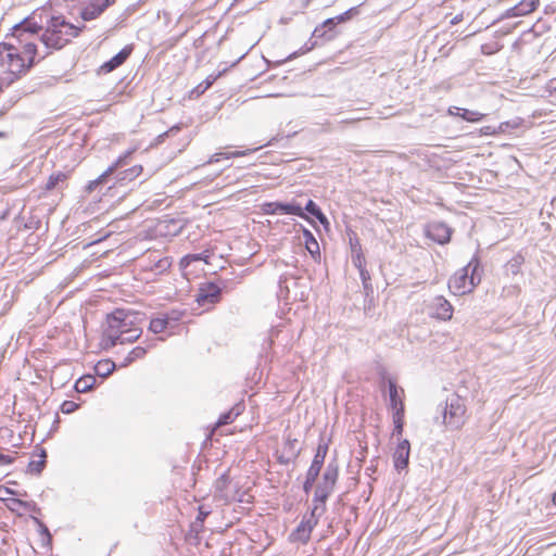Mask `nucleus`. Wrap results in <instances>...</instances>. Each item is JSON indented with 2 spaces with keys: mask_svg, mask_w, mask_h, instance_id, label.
<instances>
[{
  "mask_svg": "<svg viewBox=\"0 0 556 556\" xmlns=\"http://www.w3.org/2000/svg\"><path fill=\"white\" fill-rule=\"evenodd\" d=\"M42 458L46 457V453L42 452V455H41ZM45 459H40V460H31L29 464H28V470L30 472H35V473H40L41 470L43 469L45 467Z\"/></svg>",
  "mask_w": 556,
  "mask_h": 556,
  "instance_id": "nucleus-33",
  "label": "nucleus"
},
{
  "mask_svg": "<svg viewBox=\"0 0 556 556\" xmlns=\"http://www.w3.org/2000/svg\"><path fill=\"white\" fill-rule=\"evenodd\" d=\"M220 288L212 282L202 285L195 295V301L200 306L213 305L220 299Z\"/></svg>",
  "mask_w": 556,
  "mask_h": 556,
  "instance_id": "nucleus-9",
  "label": "nucleus"
},
{
  "mask_svg": "<svg viewBox=\"0 0 556 556\" xmlns=\"http://www.w3.org/2000/svg\"><path fill=\"white\" fill-rule=\"evenodd\" d=\"M296 444H298L296 439H288L286 441V446L290 448L292 457H295L299 454V451L295 450Z\"/></svg>",
  "mask_w": 556,
  "mask_h": 556,
  "instance_id": "nucleus-40",
  "label": "nucleus"
},
{
  "mask_svg": "<svg viewBox=\"0 0 556 556\" xmlns=\"http://www.w3.org/2000/svg\"><path fill=\"white\" fill-rule=\"evenodd\" d=\"M319 515V506L315 505L308 515H304L300 525L290 534V538L294 542L307 543L313 529L317 526Z\"/></svg>",
  "mask_w": 556,
  "mask_h": 556,
  "instance_id": "nucleus-7",
  "label": "nucleus"
},
{
  "mask_svg": "<svg viewBox=\"0 0 556 556\" xmlns=\"http://www.w3.org/2000/svg\"><path fill=\"white\" fill-rule=\"evenodd\" d=\"M456 111L457 112L455 114L462 116L465 119H468V121H473L475 119V117H473L475 113L473 112H470V111H468L466 109H459V108H456Z\"/></svg>",
  "mask_w": 556,
  "mask_h": 556,
  "instance_id": "nucleus-38",
  "label": "nucleus"
},
{
  "mask_svg": "<svg viewBox=\"0 0 556 556\" xmlns=\"http://www.w3.org/2000/svg\"><path fill=\"white\" fill-rule=\"evenodd\" d=\"M132 153V151L126 152L124 155L119 156L103 174H101L97 179L89 181L86 187L87 191L90 193L94 191L99 185L104 184L106 178L112 175L118 167L125 164V160Z\"/></svg>",
  "mask_w": 556,
  "mask_h": 556,
  "instance_id": "nucleus-12",
  "label": "nucleus"
},
{
  "mask_svg": "<svg viewBox=\"0 0 556 556\" xmlns=\"http://www.w3.org/2000/svg\"><path fill=\"white\" fill-rule=\"evenodd\" d=\"M197 260H200L199 255H186L185 257L181 258L180 264L182 266H188L190 262L197 261Z\"/></svg>",
  "mask_w": 556,
  "mask_h": 556,
  "instance_id": "nucleus-42",
  "label": "nucleus"
},
{
  "mask_svg": "<svg viewBox=\"0 0 556 556\" xmlns=\"http://www.w3.org/2000/svg\"><path fill=\"white\" fill-rule=\"evenodd\" d=\"M351 249H352V254L357 253V251H362L361 245L357 240L355 242H351Z\"/></svg>",
  "mask_w": 556,
  "mask_h": 556,
  "instance_id": "nucleus-48",
  "label": "nucleus"
},
{
  "mask_svg": "<svg viewBox=\"0 0 556 556\" xmlns=\"http://www.w3.org/2000/svg\"><path fill=\"white\" fill-rule=\"evenodd\" d=\"M327 451H328L327 445L319 444L312 463L323 466V464L325 462V457L327 455Z\"/></svg>",
  "mask_w": 556,
  "mask_h": 556,
  "instance_id": "nucleus-31",
  "label": "nucleus"
},
{
  "mask_svg": "<svg viewBox=\"0 0 556 556\" xmlns=\"http://www.w3.org/2000/svg\"><path fill=\"white\" fill-rule=\"evenodd\" d=\"M352 261H353V264L357 268H362L363 267V261H364V256H363L362 251H357V253L352 254Z\"/></svg>",
  "mask_w": 556,
  "mask_h": 556,
  "instance_id": "nucleus-39",
  "label": "nucleus"
},
{
  "mask_svg": "<svg viewBox=\"0 0 556 556\" xmlns=\"http://www.w3.org/2000/svg\"><path fill=\"white\" fill-rule=\"evenodd\" d=\"M109 7V0H93L81 11L84 21H91L98 17Z\"/></svg>",
  "mask_w": 556,
  "mask_h": 556,
  "instance_id": "nucleus-14",
  "label": "nucleus"
},
{
  "mask_svg": "<svg viewBox=\"0 0 556 556\" xmlns=\"http://www.w3.org/2000/svg\"><path fill=\"white\" fill-rule=\"evenodd\" d=\"M39 54L34 40H17V46L0 43V92L24 77Z\"/></svg>",
  "mask_w": 556,
  "mask_h": 556,
  "instance_id": "nucleus-2",
  "label": "nucleus"
},
{
  "mask_svg": "<svg viewBox=\"0 0 556 556\" xmlns=\"http://www.w3.org/2000/svg\"><path fill=\"white\" fill-rule=\"evenodd\" d=\"M108 328L104 331V341L106 348L116 345L118 336H123L135 325V316L124 309H116L106 318Z\"/></svg>",
  "mask_w": 556,
  "mask_h": 556,
  "instance_id": "nucleus-5",
  "label": "nucleus"
},
{
  "mask_svg": "<svg viewBox=\"0 0 556 556\" xmlns=\"http://www.w3.org/2000/svg\"><path fill=\"white\" fill-rule=\"evenodd\" d=\"M227 483V478L225 476H223L219 480H217L216 482V486L222 490V488H224Z\"/></svg>",
  "mask_w": 556,
  "mask_h": 556,
  "instance_id": "nucleus-47",
  "label": "nucleus"
},
{
  "mask_svg": "<svg viewBox=\"0 0 556 556\" xmlns=\"http://www.w3.org/2000/svg\"><path fill=\"white\" fill-rule=\"evenodd\" d=\"M315 483V480H311L308 478L305 479V482L303 484V489L306 493H308L311 491V489L313 488Z\"/></svg>",
  "mask_w": 556,
  "mask_h": 556,
  "instance_id": "nucleus-45",
  "label": "nucleus"
},
{
  "mask_svg": "<svg viewBox=\"0 0 556 556\" xmlns=\"http://www.w3.org/2000/svg\"><path fill=\"white\" fill-rule=\"evenodd\" d=\"M523 257L520 254L515 255L505 264L506 276L513 278L521 274V265L523 264Z\"/></svg>",
  "mask_w": 556,
  "mask_h": 556,
  "instance_id": "nucleus-18",
  "label": "nucleus"
},
{
  "mask_svg": "<svg viewBox=\"0 0 556 556\" xmlns=\"http://www.w3.org/2000/svg\"><path fill=\"white\" fill-rule=\"evenodd\" d=\"M114 369L115 363L110 359L100 361L94 367L96 374L102 378H105L109 375H111Z\"/></svg>",
  "mask_w": 556,
  "mask_h": 556,
  "instance_id": "nucleus-22",
  "label": "nucleus"
},
{
  "mask_svg": "<svg viewBox=\"0 0 556 556\" xmlns=\"http://www.w3.org/2000/svg\"><path fill=\"white\" fill-rule=\"evenodd\" d=\"M305 211L315 216L324 226H328L329 222L320 208L313 200H309L305 205Z\"/></svg>",
  "mask_w": 556,
  "mask_h": 556,
  "instance_id": "nucleus-25",
  "label": "nucleus"
},
{
  "mask_svg": "<svg viewBox=\"0 0 556 556\" xmlns=\"http://www.w3.org/2000/svg\"><path fill=\"white\" fill-rule=\"evenodd\" d=\"M320 469H321L320 465H316V464L312 463L307 470L306 478L316 481L317 477L319 476Z\"/></svg>",
  "mask_w": 556,
  "mask_h": 556,
  "instance_id": "nucleus-35",
  "label": "nucleus"
},
{
  "mask_svg": "<svg viewBox=\"0 0 556 556\" xmlns=\"http://www.w3.org/2000/svg\"><path fill=\"white\" fill-rule=\"evenodd\" d=\"M480 281L481 275L478 273V263L471 261L450 278L448 288L454 294L463 295L471 292Z\"/></svg>",
  "mask_w": 556,
  "mask_h": 556,
  "instance_id": "nucleus-4",
  "label": "nucleus"
},
{
  "mask_svg": "<svg viewBox=\"0 0 556 556\" xmlns=\"http://www.w3.org/2000/svg\"><path fill=\"white\" fill-rule=\"evenodd\" d=\"M305 239V248L312 256L319 255V244L313 233L308 229H303Z\"/></svg>",
  "mask_w": 556,
  "mask_h": 556,
  "instance_id": "nucleus-21",
  "label": "nucleus"
},
{
  "mask_svg": "<svg viewBox=\"0 0 556 556\" xmlns=\"http://www.w3.org/2000/svg\"><path fill=\"white\" fill-rule=\"evenodd\" d=\"M403 417H404V413H402L401 407L399 408V413H393V422H394L393 435L400 437L402 434L403 425H404Z\"/></svg>",
  "mask_w": 556,
  "mask_h": 556,
  "instance_id": "nucleus-30",
  "label": "nucleus"
},
{
  "mask_svg": "<svg viewBox=\"0 0 556 556\" xmlns=\"http://www.w3.org/2000/svg\"><path fill=\"white\" fill-rule=\"evenodd\" d=\"M337 23H339V22L334 17V18H328L324 24H325V26H328L330 28V27L334 26Z\"/></svg>",
  "mask_w": 556,
  "mask_h": 556,
  "instance_id": "nucleus-49",
  "label": "nucleus"
},
{
  "mask_svg": "<svg viewBox=\"0 0 556 556\" xmlns=\"http://www.w3.org/2000/svg\"><path fill=\"white\" fill-rule=\"evenodd\" d=\"M262 210L265 214H290L295 215L304 219H308L306 214L304 213L302 206L292 201L290 203H281V202H267L264 203Z\"/></svg>",
  "mask_w": 556,
  "mask_h": 556,
  "instance_id": "nucleus-8",
  "label": "nucleus"
},
{
  "mask_svg": "<svg viewBox=\"0 0 556 556\" xmlns=\"http://www.w3.org/2000/svg\"><path fill=\"white\" fill-rule=\"evenodd\" d=\"M357 13H358V7H354V8L349 9L348 11H345L343 14L337 16L336 18L339 23L345 22V21L350 20L353 14H357Z\"/></svg>",
  "mask_w": 556,
  "mask_h": 556,
  "instance_id": "nucleus-36",
  "label": "nucleus"
},
{
  "mask_svg": "<svg viewBox=\"0 0 556 556\" xmlns=\"http://www.w3.org/2000/svg\"><path fill=\"white\" fill-rule=\"evenodd\" d=\"M13 462V458L10 455L0 453V466L10 465Z\"/></svg>",
  "mask_w": 556,
  "mask_h": 556,
  "instance_id": "nucleus-43",
  "label": "nucleus"
},
{
  "mask_svg": "<svg viewBox=\"0 0 556 556\" xmlns=\"http://www.w3.org/2000/svg\"><path fill=\"white\" fill-rule=\"evenodd\" d=\"M488 129H489V135L491 134L490 129H491V126H488ZM496 130H493L492 134H495Z\"/></svg>",
  "mask_w": 556,
  "mask_h": 556,
  "instance_id": "nucleus-54",
  "label": "nucleus"
},
{
  "mask_svg": "<svg viewBox=\"0 0 556 556\" xmlns=\"http://www.w3.org/2000/svg\"><path fill=\"white\" fill-rule=\"evenodd\" d=\"M553 503L556 505V492L553 494Z\"/></svg>",
  "mask_w": 556,
  "mask_h": 556,
  "instance_id": "nucleus-50",
  "label": "nucleus"
},
{
  "mask_svg": "<svg viewBox=\"0 0 556 556\" xmlns=\"http://www.w3.org/2000/svg\"><path fill=\"white\" fill-rule=\"evenodd\" d=\"M96 382V378L91 375L79 378L75 383V390L79 393L88 392L92 389Z\"/></svg>",
  "mask_w": 556,
  "mask_h": 556,
  "instance_id": "nucleus-24",
  "label": "nucleus"
},
{
  "mask_svg": "<svg viewBox=\"0 0 556 556\" xmlns=\"http://www.w3.org/2000/svg\"><path fill=\"white\" fill-rule=\"evenodd\" d=\"M220 75L222 73H218L217 75H208L202 83L194 87L191 93L200 97L216 81L218 77H220Z\"/></svg>",
  "mask_w": 556,
  "mask_h": 556,
  "instance_id": "nucleus-23",
  "label": "nucleus"
},
{
  "mask_svg": "<svg viewBox=\"0 0 556 556\" xmlns=\"http://www.w3.org/2000/svg\"><path fill=\"white\" fill-rule=\"evenodd\" d=\"M492 53H494L493 50H491V47L489 46V52H488V55H491Z\"/></svg>",
  "mask_w": 556,
  "mask_h": 556,
  "instance_id": "nucleus-51",
  "label": "nucleus"
},
{
  "mask_svg": "<svg viewBox=\"0 0 556 556\" xmlns=\"http://www.w3.org/2000/svg\"><path fill=\"white\" fill-rule=\"evenodd\" d=\"M257 148L255 149H249V150H244V151H235V152H218V153H214L210 160L207 161L208 164H213V163H217L219 162L222 159H230V157H239V156H244L253 151H256Z\"/></svg>",
  "mask_w": 556,
  "mask_h": 556,
  "instance_id": "nucleus-20",
  "label": "nucleus"
},
{
  "mask_svg": "<svg viewBox=\"0 0 556 556\" xmlns=\"http://www.w3.org/2000/svg\"><path fill=\"white\" fill-rule=\"evenodd\" d=\"M80 28L71 24L61 15H51L43 17L40 15V23L36 21V15L23 20L12 27V36L21 42L34 40L35 43H41L38 59L46 58L52 50H60L71 40L78 36Z\"/></svg>",
  "mask_w": 556,
  "mask_h": 556,
  "instance_id": "nucleus-1",
  "label": "nucleus"
},
{
  "mask_svg": "<svg viewBox=\"0 0 556 556\" xmlns=\"http://www.w3.org/2000/svg\"><path fill=\"white\" fill-rule=\"evenodd\" d=\"M521 125V118L503 122L498 126V132L510 134Z\"/></svg>",
  "mask_w": 556,
  "mask_h": 556,
  "instance_id": "nucleus-29",
  "label": "nucleus"
},
{
  "mask_svg": "<svg viewBox=\"0 0 556 556\" xmlns=\"http://www.w3.org/2000/svg\"><path fill=\"white\" fill-rule=\"evenodd\" d=\"M338 479V467L329 464L323 475L321 481L318 483L313 502L319 506V515L326 510V501L332 493Z\"/></svg>",
  "mask_w": 556,
  "mask_h": 556,
  "instance_id": "nucleus-6",
  "label": "nucleus"
},
{
  "mask_svg": "<svg viewBox=\"0 0 556 556\" xmlns=\"http://www.w3.org/2000/svg\"><path fill=\"white\" fill-rule=\"evenodd\" d=\"M78 408V404L74 401H64L61 405V410L64 414H71Z\"/></svg>",
  "mask_w": 556,
  "mask_h": 556,
  "instance_id": "nucleus-34",
  "label": "nucleus"
},
{
  "mask_svg": "<svg viewBox=\"0 0 556 556\" xmlns=\"http://www.w3.org/2000/svg\"><path fill=\"white\" fill-rule=\"evenodd\" d=\"M131 52V49L129 48H124L122 49L116 55H114L110 61L105 62L103 65H102V70L106 73L109 72H112L113 70H115L116 67H118L119 65H122L126 60L127 58L129 56Z\"/></svg>",
  "mask_w": 556,
  "mask_h": 556,
  "instance_id": "nucleus-17",
  "label": "nucleus"
},
{
  "mask_svg": "<svg viewBox=\"0 0 556 556\" xmlns=\"http://www.w3.org/2000/svg\"><path fill=\"white\" fill-rule=\"evenodd\" d=\"M169 327V319L164 316L151 319L149 329L153 333H161Z\"/></svg>",
  "mask_w": 556,
  "mask_h": 556,
  "instance_id": "nucleus-26",
  "label": "nucleus"
},
{
  "mask_svg": "<svg viewBox=\"0 0 556 556\" xmlns=\"http://www.w3.org/2000/svg\"><path fill=\"white\" fill-rule=\"evenodd\" d=\"M359 119H361L359 117H356V118L350 119V122L359 121ZM345 122L349 123V121H345Z\"/></svg>",
  "mask_w": 556,
  "mask_h": 556,
  "instance_id": "nucleus-53",
  "label": "nucleus"
},
{
  "mask_svg": "<svg viewBox=\"0 0 556 556\" xmlns=\"http://www.w3.org/2000/svg\"><path fill=\"white\" fill-rule=\"evenodd\" d=\"M539 5V0H521L507 11L508 16H525L533 12Z\"/></svg>",
  "mask_w": 556,
  "mask_h": 556,
  "instance_id": "nucleus-15",
  "label": "nucleus"
},
{
  "mask_svg": "<svg viewBox=\"0 0 556 556\" xmlns=\"http://www.w3.org/2000/svg\"><path fill=\"white\" fill-rule=\"evenodd\" d=\"M210 514L208 510H205L203 506L199 508V515L197 517V521L203 522L206 516Z\"/></svg>",
  "mask_w": 556,
  "mask_h": 556,
  "instance_id": "nucleus-44",
  "label": "nucleus"
},
{
  "mask_svg": "<svg viewBox=\"0 0 556 556\" xmlns=\"http://www.w3.org/2000/svg\"><path fill=\"white\" fill-rule=\"evenodd\" d=\"M409 453L410 444L408 440L404 439L400 441L393 454L394 465L397 469H404L407 467Z\"/></svg>",
  "mask_w": 556,
  "mask_h": 556,
  "instance_id": "nucleus-13",
  "label": "nucleus"
},
{
  "mask_svg": "<svg viewBox=\"0 0 556 556\" xmlns=\"http://www.w3.org/2000/svg\"><path fill=\"white\" fill-rule=\"evenodd\" d=\"M359 269V274H361V277H362V280L364 283H366V281L369 279V274L367 270H365L364 267L362 268H358Z\"/></svg>",
  "mask_w": 556,
  "mask_h": 556,
  "instance_id": "nucleus-46",
  "label": "nucleus"
},
{
  "mask_svg": "<svg viewBox=\"0 0 556 556\" xmlns=\"http://www.w3.org/2000/svg\"><path fill=\"white\" fill-rule=\"evenodd\" d=\"M142 330L136 324L129 328L123 336H118L116 344L132 343L140 338Z\"/></svg>",
  "mask_w": 556,
  "mask_h": 556,
  "instance_id": "nucleus-19",
  "label": "nucleus"
},
{
  "mask_svg": "<svg viewBox=\"0 0 556 556\" xmlns=\"http://www.w3.org/2000/svg\"><path fill=\"white\" fill-rule=\"evenodd\" d=\"M429 314L438 319L447 320L453 316V306L442 295L434 296L429 303Z\"/></svg>",
  "mask_w": 556,
  "mask_h": 556,
  "instance_id": "nucleus-10",
  "label": "nucleus"
},
{
  "mask_svg": "<svg viewBox=\"0 0 556 556\" xmlns=\"http://www.w3.org/2000/svg\"><path fill=\"white\" fill-rule=\"evenodd\" d=\"M146 354H147L146 348L136 346L127 354L124 362L122 363V366H128L132 362L143 358Z\"/></svg>",
  "mask_w": 556,
  "mask_h": 556,
  "instance_id": "nucleus-27",
  "label": "nucleus"
},
{
  "mask_svg": "<svg viewBox=\"0 0 556 556\" xmlns=\"http://www.w3.org/2000/svg\"><path fill=\"white\" fill-rule=\"evenodd\" d=\"M451 228L441 222L430 223L426 229L427 237L440 244L448 242L451 239Z\"/></svg>",
  "mask_w": 556,
  "mask_h": 556,
  "instance_id": "nucleus-11",
  "label": "nucleus"
},
{
  "mask_svg": "<svg viewBox=\"0 0 556 556\" xmlns=\"http://www.w3.org/2000/svg\"><path fill=\"white\" fill-rule=\"evenodd\" d=\"M465 413L464 400L457 394H452L438 406L435 421L441 420L448 430H457L465 424Z\"/></svg>",
  "mask_w": 556,
  "mask_h": 556,
  "instance_id": "nucleus-3",
  "label": "nucleus"
},
{
  "mask_svg": "<svg viewBox=\"0 0 556 556\" xmlns=\"http://www.w3.org/2000/svg\"><path fill=\"white\" fill-rule=\"evenodd\" d=\"M66 178H67L66 174L61 173V172L56 173V174H52L46 184V189L53 190L54 188H56L59 186V184L64 182L66 180Z\"/></svg>",
  "mask_w": 556,
  "mask_h": 556,
  "instance_id": "nucleus-28",
  "label": "nucleus"
},
{
  "mask_svg": "<svg viewBox=\"0 0 556 556\" xmlns=\"http://www.w3.org/2000/svg\"><path fill=\"white\" fill-rule=\"evenodd\" d=\"M400 392L403 393V390L399 389L393 381H389L390 406L393 413H399L400 407L402 408V413H404V404Z\"/></svg>",
  "mask_w": 556,
  "mask_h": 556,
  "instance_id": "nucleus-16",
  "label": "nucleus"
},
{
  "mask_svg": "<svg viewBox=\"0 0 556 556\" xmlns=\"http://www.w3.org/2000/svg\"><path fill=\"white\" fill-rule=\"evenodd\" d=\"M181 316L182 313L178 311H172L170 313L164 315L165 318L169 319V327H173V324L179 321Z\"/></svg>",
  "mask_w": 556,
  "mask_h": 556,
  "instance_id": "nucleus-37",
  "label": "nucleus"
},
{
  "mask_svg": "<svg viewBox=\"0 0 556 556\" xmlns=\"http://www.w3.org/2000/svg\"><path fill=\"white\" fill-rule=\"evenodd\" d=\"M495 224H496V222H495V220H493L492 223H490V222H489L488 227H491V226H493V225H495Z\"/></svg>",
  "mask_w": 556,
  "mask_h": 556,
  "instance_id": "nucleus-52",
  "label": "nucleus"
},
{
  "mask_svg": "<svg viewBox=\"0 0 556 556\" xmlns=\"http://www.w3.org/2000/svg\"><path fill=\"white\" fill-rule=\"evenodd\" d=\"M238 415H239V412L235 413V409H230L229 412L223 414L219 417V419L217 421V426L219 427V426L231 424Z\"/></svg>",
  "mask_w": 556,
  "mask_h": 556,
  "instance_id": "nucleus-32",
  "label": "nucleus"
},
{
  "mask_svg": "<svg viewBox=\"0 0 556 556\" xmlns=\"http://www.w3.org/2000/svg\"><path fill=\"white\" fill-rule=\"evenodd\" d=\"M141 172H142L141 166H134L125 172V176L123 177V179L126 178L127 176H129L130 178H134V177L138 176Z\"/></svg>",
  "mask_w": 556,
  "mask_h": 556,
  "instance_id": "nucleus-41",
  "label": "nucleus"
}]
</instances>
